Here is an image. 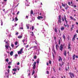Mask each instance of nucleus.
<instances>
[{
    "instance_id": "obj_1",
    "label": "nucleus",
    "mask_w": 78,
    "mask_h": 78,
    "mask_svg": "<svg viewBox=\"0 0 78 78\" xmlns=\"http://www.w3.org/2000/svg\"><path fill=\"white\" fill-rule=\"evenodd\" d=\"M23 48H21L20 51H19L18 52V55H19V54H22V52L23 51Z\"/></svg>"
},
{
    "instance_id": "obj_2",
    "label": "nucleus",
    "mask_w": 78,
    "mask_h": 78,
    "mask_svg": "<svg viewBox=\"0 0 78 78\" xmlns=\"http://www.w3.org/2000/svg\"><path fill=\"white\" fill-rule=\"evenodd\" d=\"M60 47V48H59L60 50H61L62 51V49L63 48V46H62V44H61Z\"/></svg>"
},
{
    "instance_id": "obj_3",
    "label": "nucleus",
    "mask_w": 78,
    "mask_h": 78,
    "mask_svg": "<svg viewBox=\"0 0 78 78\" xmlns=\"http://www.w3.org/2000/svg\"><path fill=\"white\" fill-rule=\"evenodd\" d=\"M77 35V34H76L74 35V37H73L72 40L73 41H75V37L76 36V37Z\"/></svg>"
},
{
    "instance_id": "obj_4",
    "label": "nucleus",
    "mask_w": 78,
    "mask_h": 78,
    "mask_svg": "<svg viewBox=\"0 0 78 78\" xmlns=\"http://www.w3.org/2000/svg\"><path fill=\"white\" fill-rule=\"evenodd\" d=\"M64 20H65V21L66 22V24H67V22H68V21H67V20H66V15H64Z\"/></svg>"
},
{
    "instance_id": "obj_5",
    "label": "nucleus",
    "mask_w": 78,
    "mask_h": 78,
    "mask_svg": "<svg viewBox=\"0 0 78 78\" xmlns=\"http://www.w3.org/2000/svg\"><path fill=\"white\" fill-rule=\"evenodd\" d=\"M5 48H6L7 49H8V47H9V48H10L11 47H10V46H9V45H7L6 44L5 45Z\"/></svg>"
},
{
    "instance_id": "obj_6",
    "label": "nucleus",
    "mask_w": 78,
    "mask_h": 78,
    "mask_svg": "<svg viewBox=\"0 0 78 78\" xmlns=\"http://www.w3.org/2000/svg\"><path fill=\"white\" fill-rule=\"evenodd\" d=\"M37 19L39 20H41V19H43V17L41 16H38L37 17Z\"/></svg>"
},
{
    "instance_id": "obj_7",
    "label": "nucleus",
    "mask_w": 78,
    "mask_h": 78,
    "mask_svg": "<svg viewBox=\"0 0 78 78\" xmlns=\"http://www.w3.org/2000/svg\"><path fill=\"white\" fill-rule=\"evenodd\" d=\"M68 49H71V48L70 47V44L69 43L68 44Z\"/></svg>"
},
{
    "instance_id": "obj_8",
    "label": "nucleus",
    "mask_w": 78,
    "mask_h": 78,
    "mask_svg": "<svg viewBox=\"0 0 78 78\" xmlns=\"http://www.w3.org/2000/svg\"><path fill=\"white\" fill-rule=\"evenodd\" d=\"M73 28H74V25H72V27L70 28V31H72V30H73Z\"/></svg>"
},
{
    "instance_id": "obj_9",
    "label": "nucleus",
    "mask_w": 78,
    "mask_h": 78,
    "mask_svg": "<svg viewBox=\"0 0 78 78\" xmlns=\"http://www.w3.org/2000/svg\"><path fill=\"white\" fill-rule=\"evenodd\" d=\"M65 70L66 71V72H67V70L69 69V66H68V67H65Z\"/></svg>"
},
{
    "instance_id": "obj_10",
    "label": "nucleus",
    "mask_w": 78,
    "mask_h": 78,
    "mask_svg": "<svg viewBox=\"0 0 78 78\" xmlns=\"http://www.w3.org/2000/svg\"><path fill=\"white\" fill-rule=\"evenodd\" d=\"M58 58H58L59 61L60 62V60H61V62L62 61V58H61V57L60 56H59L58 57Z\"/></svg>"
},
{
    "instance_id": "obj_11",
    "label": "nucleus",
    "mask_w": 78,
    "mask_h": 78,
    "mask_svg": "<svg viewBox=\"0 0 78 78\" xmlns=\"http://www.w3.org/2000/svg\"><path fill=\"white\" fill-rule=\"evenodd\" d=\"M64 55L65 56H67V53H66V50H65L64 51Z\"/></svg>"
},
{
    "instance_id": "obj_12",
    "label": "nucleus",
    "mask_w": 78,
    "mask_h": 78,
    "mask_svg": "<svg viewBox=\"0 0 78 78\" xmlns=\"http://www.w3.org/2000/svg\"><path fill=\"white\" fill-rule=\"evenodd\" d=\"M13 53H14L13 52V51H11L10 52V55L11 56H12V55H13Z\"/></svg>"
},
{
    "instance_id": "obj_13",
    "label": "nucleus",
    "mask_w": 78,
    "mask_h": 78,
    "mask_svg": "<svg viewBox=\"0 0 78 78\" xmlns=\"http://www.w3.org/2000/svg\"><path fill=\"white\" fill-rule=\"evenodd\" d=\"M58 23H62L61 20H58Z\"/></svg>"
},
{
    "instance_id": "obj_14",
    "label": "nucleus",
    "mask_w": 78,
    "mask_h": 78,
    "mask_svg": "<svg viewBox=\"0 0 78 78\" xmlns=\"http://www.w3.org/2000/svg\"><path fill=\"white\" fill-rule=\"evenodd\" d=\"M63 38L64 40H66V36H65V35H64V34L63 35Z\"/></svg>"
},
{
    "instance_id": "obj_15",
    "label": "nucleus",
    "mask_w": 78,
    "mask_h": 78,
    "mask_svg": "<svg viewBox=\"0 0 78 78\" xmlns=\"http://www.w3.org/2000/svg\"><path fill=\"white\" fill-rule=\"evenodd\" d=\"M57 31H58V28H55V32L56 33H57Z\"/></svg>"
},
{
    "instance_id": "obj_16",
    "label": "nucleus",
    "mask_w": 78,
    "mask_h": 78,
    "mask_svg": "<svg viewBox=\"0 0 78 78\" xmlns=\"http://www.w3.org/2000/svg\"><path fill=\"white\" fill-rule=\"evenodd\" d=\"M69 74L70 75V76L71 78H72V73L71 72H70L69 73Z\"/></svg>"
},
{
    "instance_id": "obj_17",
    "label": "nucleus",
    "mask_w": 78,
    "mask_h": 78,
    "mask_svg": "<svg viewBox=\"0 0 78 78\" xmlns=\"http://www.w3.org/2000/svg\"><path fill=\"white\" fill-rule=\"evenodd\" d=\"M69 74L70 75V76L71 78H72V73L71 72H70L69 73Z\"/></svg>"
},
{
    "instance_id": "obj_18",
    "label": "nucleus",
    "mask_w": 78,
    "mask_h": 78,
    "mask_svg": "<svg viewBox=\"0 0 78 78\" xmlns=\"http://www.w3.org/2000/svg\"><path fill=\"white\" fill-rule=\"evenodd\" d=\"M18 38L19 39H21V38H22V35L18 36Z\"/></svg>"
},
{
    "instance_id": "obj_19",
    "label": "nucleus",
    "mask_w": 78,
    "mask_h": 78,
    "mask_svg": "<svg viewBox=\"0 0 78 78\" xmlns=\"http://www.w3.org/2000/svg\"><path fill=\"white\" fill-rule=\"evenodd\" d=\"M52 51H54V54H56V51H55V49L54 48H52Z\"/></svg>"
},
{
    "instance_id": "obj_20",
    "label": "nucleus",
    "mask_w": 78,
    "mask_h": 78,
    "mask_svg": "<svg viewBox=\"0 0 78 78\" xmlns=\"http://www.w3.org/2000/svg\"><path fill=\"white\" fill-rule=\"evenodd\" d=\"M33 13H34L33 11V10H31L30 12V14L31 15H32L33 14Z\"/></svg>"
},
{
    "instance_id": "obj_21",
    "label": "nucleus",
    "mask_w": 78,
    "mask_h": 78,
    "mask_svg": "<svg viewBox=\"0 0 78 78\" xmlns=\"http://www.w3.org/2000/svg\"><path fill=\"white\" fill-rule=\"evenodd\" d=\"M75 55H73V60H75Z\"/></svg>"
},
{
    "instance_id": "obj_22",
    "label": "nucleus",
    "mask_w": 78,
    "mask_h": 78,
    "mask_svg": "<svg viewBox=\"0 0 78 78\" xmlns=\"http://www.w3.org/2000/svg\"><path fill=\"white\" fill-rule=\"evenodd\" d=\"M61 15H59L58 16V20H61Z\"/></svg>"
},
{
    "instance_id": "obj_23",
    "label": "nucleus",
    "mask_w": 78,
    "mask_h": 78,
    "mask_svg": "<svg viewBox=\"0 0 78 78\" xmlns=\"http://www.w3.org/2000/svg\"><path fill=\"white\" fill-rule=\"evenodd\" d=\"M66 5V6L65 8V9H67V8H69V5Z\"/></svg>"
},
{
    "instance_id": "obj_24",
    "label": "nucleus",
    "mask_w": 78,
    "mask_h": 78,
    "mask_svg": "<svg viewBox=\"0 0 78 78\" xmlns=\"http://www.w3.org/2000/svg\"><path fill=\"white\" fill-rule=\"evenodd\" d=\"M36 62H34L33 64V66H36Z\"/></svg>"
},
{
    "instance_id": "obj_25",
    "label": "nucleus",
    "mask_w": 78,
    "mask_h": 78,
    "mask_svg": "<svg viewBox=\"0 0 78 78\" xmlns=\"http://www.w3.org/2000/svg\"><path fill=\"white\" fill-rule=\"evenodd\" d=\"M13 71H14V72H16L17 71V69L16 68L13 69H12Z\"/></svg>"
},
{
    "instance_id": "obj_26",
    "label": "nucleus",
    "mask_w": 78,
    "mask_h": 78,
    "mask_svg": "<svg viewBox=\"0 0 78 78\" xmlns=\"http://www.w3.org/2000/svg\"><path fill=\"white\" fill-rule=\"evenodd\" d=\"M35 72V71L34 70H33L32 71V75H33L34 74V73Z\"/></svg>"
},
{
    "instance_id": "obj_27",
    "label": "nucleus",
    "mask_w": 78,
    "mask_h": 78,
    "mask_svg": "<svg viewBox=\"0 0 78 78\" xmlns=\"http://www.w3.org/2000/svg\"><path fill=\"white\" fill-rule=\"evenodd\" d=\"M64 25L65 27H67L68 28H69V25L68 24H66H66H64Z\"/></svg>"
},
{
    "instance_id": "obj_28",
    "label": "nucleus",
    "mask_w": 78,
    "mask_h": 78,
    "mask_svg": "<svg viewBox=\"0 0 78 78\" xmlns=\"http://www.w3.org/2000/svg\"><path fill=\"white\" fill-rule=\"evenodd\" d=\"M26 27H27V29H29V28H30V27H29V26H28V24L26 25Z\"/></svg>"
},
{
    "instance_id": "obj_29",
    "label": "nucleus",
    "mask_w": 78,
    "mask_h": 78,
    "mask_svg": "<svg viewBox=\"0 0 78 78\" xmlns=\"http://www.w3.org/2000/svg\"><path fill=\"white\" fill-rule=\"evenodd\" d=\"M32 33V34H31V36H34V33H33V32H30V33Z\"/></svg>"
},
{
    "instance_id": "obj_30",
    "label": "nucleus",
    "mask_w": 78,
    "mask_h": 78,
    "mask_svg": "<svg viewBox=\"0 0 78 78\" xmlns=\"http://www.w3.org/2000/svg\"><path fill=\"white\" fill-rule=\"evenodd\" d=\"M33 69H36V66H34L33 67Z\"/></svg>"
},
{
    "instance_id": "obj_31",
    "label": "nucleus",
    "mask_w": 78,
    "mask_h": 78,
    "mask_svg": "<svg viewBox=\"0 0 78 78\" xmlns=\"http://www.w3.org/2000/svg\"><path fill=\"white\" fill-rule=\"evenodd\" d=\"M37 58V56L34 55V59H36Z\"/></svg>"
},
{
    "instance_id": "obj_32",
    "label": "nucleus",
    "mask_w": 78,
    "mask_h": 78,
    "mask_svg": "<svg viewBox=\"0 0 78 78\" xmlns=\"http://www.w3.org/2000/svg\"><path fill=\"white\" fill-rule=\"evenodd\" d=\"M58 45H56V49L57 50H58Z\"/></svg>"
},
{
    "instance_id": "obj_33",
    "label": "nucleus",
    "mask_w": 78,
    "mask_h": 78,
    "mask_svg": "<svg viewBox=\"0 0 78 78\" xmlns=\"http://www.w3.org/2000/svg\"><path fill=\"white\" fill-rule=\"evenodd\" d=\"M12 62H9L8 63V64H9V65H11Z\"/></svg>"
},
{
    "instance_id": "obj_34",
    "label": "nucleus",
    "mask_w": 78,
    "mask_h": 78,
    "mask_svg": "<svg viewBox=\"0 0 78 78\" xmlns=\"http://www.w3.org/2000/svg\"><path fill=\"white\" fill-rule=\"evenodd\" d=\"M17 44H18V42H17V41H16L15 42V45H17Z\"/></svg>"
},
{
    "instance_id": "obj_35",
    "label": "nucleus",
    "mask_w": 78,
    "mask_h": 78,
    "mask_svg": "<svg viewBox=\"0 0 78 78\" xmlns=\"http://www.w3.org/2000/svg\"><path fill=\"white\" fill-rule=\"evenodd\" d=\"M5 61L6 62H8V61H9V59L8 58H7L5 60Z\"/></svg>"
},
{
    "instance_id": "obj_36",
    "label": "nucleus",
    "mask_w": 78,
    "mask_h": 78,
    "mask_svg": "<svg viewBox=\"0 0 78 78\" xmlns=\"http://www.w3.org/2000/svg\"><path fill=\"white\" fill-rule=\"evenodd\" d=\"M32 31H33L34 30V26H32Z\"/></svg>"
},
{
    "instance_id": "obj_37",
    "label": "nucleus",
    "mask_w": 78,
    "mask_h": 78,
    "mask_svg": "<svg viewBox=\"0 0 78 78\" xmlns=\"http://www.w3.org/2000/svg\"><path fill=\"white\" fill-rule=\"evenodd\" d=\"M64 27H62V28L61 27V30H64Z\"/></svg>"
},
{
    "instance_id": "obj_38",
    "label": "nucleus",
    "mask_w": 78,
    "mask_h": 78,
    "mask_svg": "<svg viewBox=\"0 0 78 78\" xmlns=\"http://www.w3.org/2000/svg\"><path fill=\"white\" fill-rule=\"evenodd\" d=\"M72 76L73 77H75V75H74V74L73 73H72Z\"/></svg>"
},
{
    "instance_id": "obj_39",
    "label": "nucleus",
    "mask_w": 78,
    "mask_h": 78,
    "mask_svg": "<svg viewBox=\"0 0 78 78\" xmlns=\"http://www.w3.org/2000/svg\"><path fill=\"white\" fill-rule=\"evenodd\" d=\"M49 63L50 64H51V61H49Z\"/></svg>"
},
{
    "instance_id": "obj_40",
    "label": "nucleus",
    "mask_w": 78,
    "mask_h": 78,
    "mask_svg": "<svg viewBox=\"0 0 78 78\" xmlns=\"http://www.w3.org/2000/svg\"><path fill=\"white\" fill-rule=\"evenodd\" d=\"M62 20L63 22H64V18L62 17Z\"/></svg>"
},
{
    "instance_id": "obj_41",
    "label": "nucleus",
    "mask_w": 78,
    "mask_h": 78,
    "mask_svg": "<svg viewBox=\"0 0 78 78\" xmlns=\"http://www.w3.org/2000/svg\"><path fill=\"white\" fill-rule=\"evenodd\" d=\"M5 44H7V45H9V43H8V41H7L5 42Z\"/></svg>"
},
{
    "instance_id": "obj_42",
    "label": "nucleus",
    "mask_w": 78,
    "mask_h": 78,
    "mask_svg": "<svg viewBox=\"0 0 78 78\" xmlns=\"http://www.w3.org/2000/svg\"><path fill=\"white\" fill-rule=\"evenodd\" d=\"M15 20H16V21H17V20H18V19H17V18L16 17Z\"/></svg>"
},
{
    "instance_id": "obj_43",
    "label": "nucleus",
    "mask_w": 78,
    "mask_h": 78,
    "mask_svg": "<svg viewBox=\"0 0 78 78\" xmlns=\"http://www.w3.org/2000/svg\"><path fill=\"white\" fill-rule=\"evenodd\" d=\"M61 43V41H60V40L59 39V41H58V44L59 45Z\"/></svg>"
},
{
    "instance_id": "obj_44",
    "label": "nucleus",
    "mask_w": 78,
    "mask_h": 78,
    "mask_svg": "<svg viewBox=\"0 0 78 78\" xmlns=\"http://www.w3.org/2000/svg\"><path fill=\"white\" fill-rule=\"evenodd\" d=\"M11 46H12V48L14 47V44H11Z\"/></svg>"
},
{
    "instance_id": "obj_45",
    "label": "nucleus",
    "mask_w": 78,
    "mask_h": 78,
    "mask_svg": "<svg viewBox=\"0 0 78 78\" xmlns=\"http://www.w3.org/2000/svg\"><path fill=\"white\" fill-rule=\"evenodd\" d=\"M16 35H18L19 34V32H17L16 33Z\"/></svg>"
},
{
    "instance_id": "obj_46",
    "label": "nucleus",
    "mask_w": 78,
    "mask_h": 78,
    "mask_svg": "<svg viewBox=\"0 0 78 78\" xmlns=\"http://www.w3.org/2000/svg\"><path fill=\"white\" fill-rule=\"evenodd\" d=\"M70 18L72 19V20H73V17L72 16H70Z\"/></svg>"
},
{
    "instance_id": "obj_47",
    "label": "nucleus",
    "mask_w": 78,
    "mask_h": 78,
    "mask_svg": "<svg viewBox=\"0 0 78 78\" xmlns=\"http://www.w3.org/2000/svg\"><path fill=\"white\" fill-rule=\"evenodd\" d=\"M62 5L64 7L65 6H66V4H64L62 3Z\"/></svg>"
},
{
    "instance_id": "obj_48",
    "label": "nucleus",
    "mask_w": 78,
    "mask_h": 78,
    "mask_svg": "<svg viewBox=\"0 0 78 78\" xmlns=\"http://www.w3.org/2000/svg\"><path fill=\"white\" fill-rule=\"evenodd\" d=\"M7 71L8 72V73H9V69H8Z\"/></svg>"
},
{
    "instance_id": "obj_49",
    "label": "nucleus",
    "mask_w": 78,
    "mask_h": 78,
    "mask_svg": "<svg viewBox=\"0 0 78 78\" xmlns=\"http://www.w3.org/2000/svg\"><path fill=\"white\" fill-rule=\"evenodd\" d=\"M1 25L2 26V25H3V22L2 21H1Z\"/></svg>"
},
{
    "instance_id": "obj_50",
    "label": "nucleus",
    "mask_w": 78,
    "mask_h": 78,
    "mask_svg": "<svg viewBox=\"0 0 78 78\" xmlns=\"http://www.w3.org/2000/svg\"><path fill=\"white\" fill-rule=\"evenodd\" d=\"M46 72L47 74H49V72H48V71H47Z\"/></svg>"
},
{
    "instance_id": "obj_51",
    "label": "nucleus",
    "mask_w": 78,
    "mask_h": 78,
    "mask_svg": "<svg viewBox=\"0 0 78 78\" xmlns=\"http://www.w3.org/2000/svg\"><path fill=\"white\" fill-rule=\"evenodd\" d=\"M18 5H19V4H18L16 6H15L14 7V8H16V7H17V6H18Z\"/></svg>"
},
{
    "instance_id": "obj_52",
    "label": "nucleus",
    "mask_w": 78,
    "mask_h": 78,
    "mask_svg": "<svg viewBox=\"0 0 78 78\" xmlns=\"http://www.w3.org/2000/svg\"><path fill=\"white\" fill-rule=\"evenodd\" d=\"M34 48H36V49H37V46H34Z\"/></svg>"
},
{
    "instance_id": "obj_53",
    "label": "nucleus",
    "mask_w": 78,
    "mask_h": 78,
    "mask_svg": "<svg viewBox=\"0 0 78 78\" xmlns=\"http://www.w3.org/2000/svg\"><path fill=\"white\" fill-rule=\"evenodd\" d=\"M28 16H26V18L27 19H28Z\"/></svg>"
},
{
    "instance_id": "obj_54",
    "label": "nucleus",
    "mask_w": 78,
    "mask_h": 78,
    "mask_svg": "<svg viewBox=\"0 0 78 78\" xmlns=\"http://www.w3.org/2000/svg\"><path fill=\"white\" fill-rule=\"evenodd\" d=\"M68 4L69 5H70V2H68Z\"/></svg>"
},
{
    "instance_id": "obj_55",
    "label": "nucleus",
    "mask_w": 78,
    "mask_h": 78,
    "mask_svg": "<svg viewBox=\"0 0 78 78\" xmlns=\"http://www.w3.org/2000/svg\"><path fill=\"white\" fill-rule=\"evenodd\" d=\"M8 68H9V69H11V66H8Z\"/></svg>"
},
{
    "instance_id": "obj_56",
    "label": "nucleus",
    "mask_w": 78,
    "mask_h": 78,
    "mask_svg": "<svg viewBox=\"0 0 78 78\" xmlns=\"http://www.w3.org/2000/svg\"><path fill=\"white\" fill-rule=\"evenodd\" d=\"M18 56V55L17 54H16L15 55V57H17Z\"/></svg>"
},
{
    "instance_id": "obj_57",
    "label": "nucleus",
    "mask_w": 78,
    "mask_h": 78,
    "mask_svg": "<svg viewBox=\"0 0 78 78\" xmlns=\"http://www.w3.org/2000/svg\"><path fill=\"white\" fill-rule=\"evenodd\" d=\"M19 12H20L19 11H18V12H17V13H16V14L17 15H18V14H19Z\"/></svg>"
},
{
    "instance_id": "obj_58",
    "label": "nucleus",
    "mask_w": 78,
    "mask_h": 78,
    "mask_svg": "<svg viewBox=\"0 0 78 78\" xmlns=\"http://www.w3.org/2000/svg\"><path fill=\"white\" fill-rule=\"evenodd\" d=\"M20 64V63H19V62H18L17 63V65H18V66Z\"/></svg>"
},
{
    "instance_id": "obj_59",
    "label": "nucleus",
    "mask_w": 78,
    "mask_h": 78,
    "mask_svg": "<svg viewBox=\"0 0 78 78\" xmlns=\"http://www.w3.org/2000/svg\"><path fill=\"white\" fill-rule=\"evenodd\" d=\"M74 8H76V5H74Z\"/></svg>"
},
{
    "instance_id": "obj_60",
    "label": "nucleus",
    "mask_w": 78,
    "mask_h": 78,
    "mask_svg": "<svg viewBox=\"0 0 78 78\" xmlns=\"http://www.w3.org/2000/svg\"><path fill=\"white\" fill-rule=\"evenodd\" d=\"M37 64H39V61H37Z\"/></svg>"
},
{
    "instance_id": "obj_61",
    "label": "nucleus",
    "mask_w": 78,
    "mask_h": 78,
    "mask_svg": "<svg viewBox=\"0 0 78 78\" xmlns=\"http://www.w3.org/2000/svg\"><path fill=\"white\" fill-rule=\"evenodd\" d=\"M76 58H78V55H76Z\"/></svg>"
},
{
    "instance_id": "obj_62",
    "label": "nucleus",
    "mask_w": 78,
    "mask_h": 78,
    "mask_svg": "<svg viewBox=\"0 0 78 78\" xmlns=\"http://www.w3.org/2000/svg\"><path fill=\"white\" fill-rule=\"evenodd\" d=\"M59 66H61V67H62V64H59Z\"/></svg>"
},
{
    "instance_id": "obj_63",
    "label": "nucleus",
    "mask_w": 78,
    "mask_h": 78,
    "mask_svg": "<svg viewBox=\"0 0 78 78\" xmlns=\"http://www.w3.org/2000/svg\"><path fill=\"white\" fill-rule=\"evenodd\" d=\"M37 61H39V58H38L37 60Z\"/></svg>"
},
{
    "instance_id": "obj_64",
    "label": "nucleus",
    "mask_w": 78,
    "mask_h": 78,
    "mask_svg": "<svg viewBox=\"0 0 78 78\" xmlns=\"http://www.w3.org/2000/svg\"><path fill=\"white\" fill-rule=\"evenodd\" d=\"M76 33H78V30H76Z\"/></svg>"
}]
</instances>
